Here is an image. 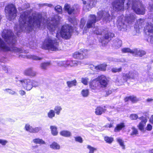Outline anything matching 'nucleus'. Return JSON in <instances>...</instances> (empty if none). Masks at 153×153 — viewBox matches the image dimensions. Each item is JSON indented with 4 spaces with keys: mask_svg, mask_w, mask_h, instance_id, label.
<instances>
[{
    "mask_svg": "<svg viewBox=\"0 0 153 153\" xmlns=\"http://www.w3.org/2000/svg\"><path fill=\"white\" fill-rule=\"evenodd\" d=\"M106 96H108L111 94L112 91L111 90H108L107 91H106Z\"/></svg>",
    "mask_w": 153,
    "mask_h": 153,
    "instance_id": "obj_61",
    "label": "nucleus"
},
{
    "mask_svg": "<svg viewBox=\"0 0 153 153\" xmlns=\"http://www.w3.org/2000/svg\"><path fill=\"white\" fill-rule=\"evenodd\" d=\"M37 74L36 72L34 71L33 68H31L26 69L24 72V74L25 75L32 77L35 76Z\"/></svg>",
    "mask_w": 153,
    "mask_h": 153,
    "instance_id": "obj_15",
    "label": "nucleus"
},
{
    "mask_svg": "<svg viewBox=\"0 0 153 153\" xmlns=\"http://www.w3.org/2000/svg\"><path fill=\"white\" fill-rule=\"evenodd\" d=\"M123 78L124 82H126L128 79H130L128 74H124L123 75Z\"/></svg>",
    "mask_w": 153,
    "mask_h": 153,
    "instance_id": "obj_51",
    "label": "nucleus"
},
{
    "mask_svg": "<svg viewBox=\"0 0 153 153\" xmlns=\"http://www.w3.org/2000/svg\"><path fill=\"white\" fill-rule=\"evenodd\" d=\"M104 140L107 143H111L113 141V138L112 137H104Z\"/></svg>",
    "mask_w": 153,
    "mask_h": 153,
    "instance_id": "obj_45",
    "label": "nucleus"
},
{
    "mask_svg": "<svg viewBox=\"0 0 153 153\" xmlns=\"http://www.w3.org/2000/svg\"><path fill=\"white\" fill-rule=\"evenodd\" d=\"M39 6L40 7H43L44 6H47L48 7H51L53 6V5L51 4H48L46 3H45L42 4H39Z\"/></svg>",
    "mask_w": 153,
    "mask_h": 153,
    "instance_id": "obj_57",
    "label": "nucleus"
},
{
    "mask_svg": "<svg viewBox=\"0 0 153 153\" xmlns=\"http://www.w3.org/2000/svg\"><path fill=\"white\" fill-rule=\"evenodd\" d=\"M117 140L120 144V146H121L122 149H125V146L124 145L123 141L120 138H117Z\"/></svg>",
    "mask_w": 153,
    "mask_h": 153,
    "instance_id": "obj_38",
    "label": "nucleus"
},
{
    "mask_svg": "<svg viewBox=\"0 0 153 153\" xmlns=\"http://www.w3.org/2000/svg\"><path fill=\"white\" fill-rule=\"evenodd\" d=\"M87 148L89 150V153H94V152L97 150L96 148H94L90 145H88Z\"/></svg>",
    "mask_w": 153,
    "mask_h": 153,
    "instance_id": "obj_42",
    "label": "nucleus"
},
{
    "mask_svg": "<svg viewBox=\"0 0 153 153\" xmlns=\"http://www.w3.org/2000/svg\"><path fill=\"white\" fill-rule=\"evenodd\" d=\"M149 122L152 123L153 124V115H152L149 119Z\"/></svg>",
    "mask_w": 153,
    "mask_h": 153,
    "instance_id": "obj_64",
    "label": "nucleus"
},
{
    "mask_svg": "<svg viewBox=\"0 0 153 153\" xmlns=\"http://www.w3.org/2000/svg\"><path fill=\"white\" fill-rule=\"evenodd\" d=\"M101 19H102L104 22L107 23L111 20L112 17L108 12L103 10L99 11L97 12V17L95 15H91L86 26L84 28L83 33H86L88 30V29L92 27L94 25L96 22L100 20Z\"/></svg>",
    "mask_w": 153,
    "mask_h": 153,
    "instance_id": "obj_2",
    "label": "nucleus"
},
{
    "mask_svg": "<svg viewBox=\"0 0 153 153\" xmlns=\"http://www.w3.org/2000/svg\"><path fill=\"white\" fill-rule=\"evenodd\" d=\"M55 10L59 13H62V7L60 5H58L54 7Z\"/></svg>",
    "mask_w": 153,
    "mask_h": 153,
    "instance_id": "obj_43",
    "label": "nucleus"
},
{
    "mask_svg": "<svg viewBox=\"0 0 153 153\" xmlns=\"http://www.w3.org/2000/svg\"><path fill=\"white\" fill-rule=\"evenodd\" d=\"M64 9L65 10L69 15L72 13L77 14L79 12L80 10V7L79 5H74L71 7L70 4L67 3L65 4Z\"/></svg>",
    "mask_w": 153,
    "mask_h": 153,
    "instance_id": "obj_11",
    "label": "nucleus"
},
{
    "mask_svg": "<svg viewBox=\"0 0 153 153\" xmlns=\"http://www.w3.org/2000/svg\"><path fill=\"white\" fill-rule=\"evenodd\" d=\"M50 128L51 131V133L53 135H56L58 134L57 131V128L55 126H51Z\"/></svg>",
    "mask_w": 153,
    "mask_h": 153,
    "instance_id": "obj_36",
    "label": "nucleus"
},
{
    "mask_svg": "<svg viewBox=\"0 0 153 153\" xmlns=\"http://www.w3.org/2000/svg\"><path fill=\"white\" fill-rule=\"evenodd\" d=\"M149 9L151 11H153V4H150L148 7Z\"/></svg>",
    "mask_w": 153,
    "mask_h": 153,
    "instance_id": "obj_63",
    "label": "nucleus"
},
{
    "mask_svg": "<svg viewBox=\"0 0 153 153\" xmlns=\"http://www.w3.org/2000/svg\"><path fill=\"white\" fill-rule=\"evenodd\" d=\"M7 143V141L6 140L0 139V143L3 145H5Z\"/></svg>",
    "mask_w": 153,
    "mask_h": 153,
    "instance_id": "obj_60",
    "label": "nucleus"
},
{
    "mask_svg": "<svg viewBox=\"0 0 153 153\" xmlns=\"http://www.w3.org/2000/svg\"><path fill=\"white\" fill-rule=\"evenodd\" d=\"M122 51L123 53H130L132 54H133V50H131L128 48H123L122 49Z\"/></svg>",
    "mask_w": 153,
    "mask_h": 153,
    "instance_id": "obj_44",
    "label": "nucleus"
},
{
    "mask_svg": "<svg viewBox=\"0 0 153 153\" xmlns=\"http://www.w3.org/2000/svg\"><path fill=\"white\" fill-rule=\"evenodd\" d=\"M130 79H134L136 78L138 76V73L136 71L129 72L128 74Z\"/></svg>",
    "mask_w": 153,
    "mask_h": 153,
    "instance_id": "obj_27",
    "label": "nucleus"
},
{
    "mask_svg": "<svg viewBox=\"0 0 153 153\" xmlns=\"http://www.w3.org/2000/svg\"><path fill=\"white\" fill-rule=\"evenodd\" d=\"M11 51L14 53H23L24 52L21 48H18L14 47L10 48L0 38V51Z\"/></svg>",
    "mask_w": 153,
    "mask_h": 153,
    "instance_id": "obj_10",
    "label": "nucleus"
},
{
    "mask_svg": "<svg viewBox=\"0 0 153 153\" xmlns=\"http://www.w3.org/2000/svg\"><path fill=\"white\" fill-rule=\"evenodd\" d=\"M130 117L131 120H135L137 119L138 116L136 114H132L130 115Z\"/></svg>",
    "mask_w": 153,
    "mask_h": 153,
    "instance_id": "obj_54",
    "label": "nucleus"
},
{
    "mask_svg": "<svg viewBox=\"0 0 153 153\" xmlns=\"http://www.w3.org/2000/svg\"><path fill=\"white\" fill-rule=\"evenodd\" d=\"M89 79L87 77L82 78L81 82L85 85H88Z\"/></svg>",
    "mask_w": 153,
    "mask_h": 153,
    "instance_id": "obj_46",
    "label": "nucleus"
},
{
    "mask_svg": "<svg viewBox=\"0 0 153 153\" xmlns=\"http://www.w3.org/2000/svg\"><path fill=\"white\" fill-rule=\"evenodd\" d=\"M90 87L92 90H98L99 89V85L96 80H94L92 82L90 83Z\"/></svg>",
    "mask_w": 153,
    "mask_h": 153,
    "instance_id": "obj_20",
    "label": "nucleus"
},
{
    "mask_svg": "<svg viewBox=\"0 0 153 153\" xmlns=\"http://www.w3.org/2000/svg\"><path fill=\"white\" fill-rule=\"evenodd\" d=\"M146 53V52L144 50L135 49L133 50V54L135 56L142 57L145 55Z\"/></svg>",
    "mask_w": 153,
    "mask_h": 153,
    "instance_id": "obj_18",
    "label": "nucleus"
},
{
    "mask_svg": "<svg viewBox=\"0 0 153 153\" xmlns=\"http://www.w3.org/2000/svg\"><path fill=\"white\" fill-rule=\"evenodd\" d=\"M97 2V0H91L87 5L84 6V10L86 11H89L92 7L95 5Z\"/></svg>",
    "mask_w": 153,
    "mask_h": 153,
    "instance_id": "obj_16",
    "label": "nucleus"
},
{
    "mask_svg": "<svg viewBox=\"0 0 153 153\" xmlns=\"http://www.w3.org/2000/svg\"><path fill=\"white\" fill-rule=\"evenodd\" d=\"M55 112L54 111L51 109L48 113V116L50 119H52L55 116Z\"/></svg>",
    "mask_w": 153,
    "mask_h": 153,
    "instance_id": "obj_35",
    "label": "nucleus"
},
{
    "mask_svg": "<svg viewBox=\"0 0 153 153\" xmlns=\"http://www.w3.org/2000/svg\"><path fill=\"white\" fill-rule=\"evenodd\" d=\"M26 57L27 58H31L33 60H40L42 59V58H40L38 56L35 55L25 56V55L23 54H20L19 56V57L20 58H25Z\"/></svg>",
    "mask_w": 153,
    "mask_h": 153,
    "instance_id": "obj_22",
    "label": "nucleus"
},
{
    "mask_svg": "<svg viewBox=\"0 0 153 153\" xmlns=\"http://www.w3.org/2000/svg\"><path fill=\"white\" fill-rule=\"evenodd\" d=\"M126 4L128 8L131 7L137 14L141 15L145 14V8L139 0H131Z\"/></svg>",
    "mask_w": 153,
    "mask_h": 153,
    "instance_id": "obj_4",
    "label": "nucleus"
},
{
    "mask_svg": "<svg viewBox=\"0 0 153 153\" xmlns=\"http://www.w3.org/2000/svg\"><path fill=\"white\" fill-rule=\"evenodd\" d=\"M102 32L105 33L104 38L105 39H108L109 40L114 36V34L108 30H104L102 31Z\"/></svg>",
    "mask_w": 153,
    "mask_h": 153,
    "instance_id": "obj_19",
    "label": "nucleus"
},
{
    "mask_svg": "<svg viewBox=\"0 0 153 153\" xmlns=\"http://www.w3.org/2000/svg\"><path fill=\"white\" fill-rule=\"evenodd\" d=\"M77 82L76 79H74L72 81H68L67 82V86L69 88H71L73 86H76Z\"/></svg>",
    "mask_w": 153,
    "mask_h": 153,
    "instance_id": "obj_33",
    "label": "nucleus"
},
{
    "mask_svg": "<svg viewBox=\"0 0 153 153\" xmlns=\"http://www.w3.org/2000/svg\"><path fill=\"white\" fill-rule=\"evenodd\" d=\"M2 36L9 45H12L16 42L15 37L11 30L4 29L2 33Z\"/></svg>",
    "mask_w": 153,
    "mask_h": 153,
    "instance_id": "obj_8",
    "label": "nucleus"
},
{
    "mask_svg": "<svg viewBox=\"0 0 153 153\" xmlns=\"http://www.w3.org/2000/svg\"><path fill=\"white\" fill-rule=\"evenodd\" d=\"M135 19V15L134 13H129V10H127L126 15L125 17V22L122 21H120L119 19L117 24V27L118 29L122 31H126L127 30V25L125 24L126 22L128 23H131L134 22Z\"/></svg>",
    "mask_w": 153,
    "mask_h": 153,
    "instance_id": "obj_6",
    "label": "nucleus"
},
{
    "mask_svg": "<svg viewBox=\"0 0 153 153\" xmlns=\"http://www.w3.org/2000/svg\"><path fill=\"white\" fill-rule=\"evenodd\" d=\"M81 93L83 97H86L89 95V90L88 89H83L82 90Z\"/></svg>",
    "mask_w": 153,
    "mask_h": 153,
    "instance_id": "obj_40",
    "label": "nucleus"
},
{
    "mask_svg": "<svg viewBox=\"0 0 153 153\" xmlns=\"http://www.w3.org/2000/svg\"><path fill=\"white\" fill-rule=\"evenodd\" d=\"M95 70H99L102 71H105L106 70L107 65L105 64H102L98 65L96 66H93Z\"/></svg>",
    "mask_w": 153,
    "mask_h": 153,
    "instance_id": "obj_24",
    "label": "nucleus"
},
{
    "mask_svg": "<svg viewBox=\"0 0 153 153\" xmlns=\"http://www.w3.org/2000/svg\"><path fill=\"white\" fill-rule=\"evenodd\" d=\"M73 31V29L71 26L65 25L62 26L60 30L57 31L56 37L59 39L61 37L66 39H69L71 37Z\"/></svg>",
    "mask_w": 153,
    "mask_h": 153,
    "instance_id": "obj_3",
    "label": "nucleus"
},
{
    "mask_svg": "<svg viewBox=\"0 0 153 153\" xmlns=\"http://www.w3.org/2000/svg\"><path fill=\"white\" fill-rule=\"evenodd\" d=\"M85 24V20L83 19H82L81 20L79 27L80 28L82 29Z\"/></svg>",
    "mask_w": 153,
    "mask_h": 153,
    "instance_id": "obj_53",
    "label": "nucleus"
},
{
    "mask_svg": "<svg viewBox=\"0 0 153 153\" xmlns=\"http://www.w3.org/2000/svg\"><path fill=\"white\" fill-rule=\"evenodd\" d=\"M59 43L57 40L48 37L45 40L42 47L45 49L56 51L59 50Z\"/></svg>",
    "mask_w": 153,
    "mask_h": 153,
    "instance_id": "obj_5",
    "label": "nucleus"
},
{
    "mask_svg": "<svg viewBox=\"0 0 153 153\" xmlns=\"http://www.w3.org/2000/svg\"><path fill=\"white\" fill-rule=\"evenodd\" d=\"M57 64L58 65L60 66H63L65 67H67L69 66L68 60L60 61L58 62Z\"/></svg>",
    "mask_w": 153,
    "mask_h": 153,
    "instance_id": "obj_29",
    "label": "nucleus"
},
{
    "mask_svg": "<svg viewBox=\"0 0 153 153\" xmlns=\"http://www.w3.org/2000/svg\"><path fill=\"white\" fill-rule=\"evenodd\" d=\"M122 45V42L118 39H115L114 41V45L116 46V48L121 47Z\"/></svg>",
    "mask_w": 153,
    "mask_h": 153,
    "instance_id": "obj_28",
    "label": "nucleus"
},
{
    "mask_svg": "<svg viewBox=\"0 0 153 153\" xmlns=\"http://www.w3.org/2000/svg\"><path fill=\"white\" fill-rule=\"evenodd\" d=\"M51 148L53 149L59 150L60 149V146L57 143L55 142H53L50 145Z\"/></svg>",
    "mask_w": 153,
    "mask_h": 153,
    "instance_id": "obj_30",
    "label": "nucleus"
},
{
    "mask_svg": "<svg viewBox=\"0 0 153 153\" xmlns=\"http://www.w3.org/2000/svg\"><path fill=\"white\" fill-rule=\"evenodd\" d=\"M50 65V62H42L41 63L40 65V68L43 70H47L48 66Z\"/></svg>",
    "mask_w": 153,
    "mask_h": 153,
    "instance_id": "obj_26",
    "label": "nucleus"
},
{
    "mask_svg": "<svg viewBox=\"0 0 153 153\" xmlns=\"http://www.w3.org/2000/svg\"><path fill=\"white\" fill-rule=\"evenodd\" d=\"M148 36V41H149L151 43H153V34H151Z\"/></svg>",
    "mask_w": 153,
    "mask_h": 153,
    "instance_id": "obj_58",
    "label": "nucleus"
},
{
    "mask_svg": "<svg viewBox=\"0 0 153 153\" xmlns=\"http://www.w3.org/2000/svg\"><path fill=\"white\" fill-rule=\"evenodd\" d=\"M4 90L11 95H13L16 94L15 91L10 89H5Z\"/></svg>",
    "mask_w": 153,
    "mask_h": 153,
    "instance_id": "obj_49",
    "label": "nucleus"
},
{
    "mask_svg": "<svg viewBox=\"0 0 153 153\" xmlns=\"http://www.w3.org/2000/svg\"><path fill=\"white\" fill-rule=\"evenodd\" d=\"M19 93L21 95L23 96V95H25V94L26 92L24 91L21 90V91H19Z\"/></svg>",
    "mask_w": 153,
    "mask_h": 153,
    "instance_id": "obj_62",
    "label": "nucleus"
},
{
    "mask_svg": "<svg viewBox=\"0 0 153 153\" xmlns=\"http://www.w3.org/2000/svg\"><path fill=\"white\" fill-rule=\"evenodd\" d=\"M86 50H83L82 53L76 52H75L73 55V57L75 59H82L84 58L85 55V52H87Z\"/></svg>",
    "mask_w": 153,
    "mask_h": 153,
    "instance_id": "obj_17",
    "label": "nucleus"
},
{
    "mask_svg": "<svg viewBox=\"0 0 153 153\" xmlns=\"http://www.w3.org/2000/svg\"><path fill=\"white\" fill-rule=\"evenodd\" d=\"M33 142L36 144H46L45 141L42 139L39 138H36L33 139Z\"/></svg>",
    "mask_w": 153,
    "mask_h": 153,
    "instance_id": "obj_32",
    "label": "nucleus"
},
{
    "mask_svg": "<svg viewBox=\"0 0 153 153\" xmlns=\"http://www.w3.org/2000/svg\"><path fill=\"white\" fill-rule=\"evenodd\" d=\"M15 81L16 85L19 87H23L27 91H30L32 88L31 79H19L16 78Z\"/></svg>",
    "mask_w": 153,
    "mask_h": 153,
    "instance_id": "obj_9",
    "label": "nucleus"
},
{
    "mask_svg": "<svg viewBox=\"0 0 153 153\" xmlns=\"http://www.w3.org/2000/svg\"><path fill=\"white\" fill-rule=\"evenodd\" d=\"M60 134L61 135L65 137H70L71 135V132L67 131H62L60 132Z\"/></svg>",
    "mask_w": 153,
    "mask_h": 153,
    "instance_id": "obj_31",
    "label": "nucleus"
},
{
    "mask_svg": "<svg viewBox=\"0 0 153 153\" xmlns=\"http://www.w3.org/2000/svg\"><path fill=\"white\" fill-rule=\"evenodd\" d=\"M131 129L132 131L130 133V135L132 136H137L138 134V131L137 129L135 127H132Z\"/></svg>",
    "mask_w": 153,
    "mask_h": 153,
    "instance_id": "obj_34",
    "label": "nucleus"
},
{
    "mask_svg": "<svg viewBox=\"0 0 153 153\" xmlns=\"http://www.w3.org/2000/svg\"><path fill=\"white\" fill-rule=\"evenodd\" d=\"M152 126L150 124H148L147 125L146 129L147 130L150 131L152 130Z\"/></svg>",
    "mask_w": 153,
    "mask_h": 153,
    "instance_id": "obj_59",
    "label": "nucleus"
},
{
    "mask_svg": "<svg viewBox=\"0 0 153 153\" xmlns=\"http://www.w3.org/2000/svg\"><path fill=\"white\" fill-rule=\"evenodd\" d=\"M5 12L7 18L10 21L14 19L17 16V11L15 6L13 4H10L5 8Z\"/></svg>",
    "mask_w": 153,
    "mask_h": 153,
    "instance_id": "obj_7",
    "label": "nucleus"
},
{
    "mask_svg": "<svg viewBox=\"0 0 153 153\" xmlns=\"http://www.w3.org/2000/svg\"><path fill=\"white\" fill-rule=\"evenodd\" d=\"M106 111L105 109L100 107H97L96 109L95 113L97 115H101Z\"/></svg>",
    "mask_w": 153,
    "mask_h": 153,
    "instance_id": "obj_23",
    "label": "nucleus"
},
{
    "mask_svg": "<svg viewBox=\"0 0 153 153\" xmlns=\"http://www.w3.org/2000/svg\"><path fill=\"white\" fill-rule=\"evenodd\" d=\"M130 100L132 102L135 103L137 102L139 100L136 97L132 96H130Z\"/></svg>",
    "mask_w": 153,
    "mask_h": 153,
    "instance_id": "obj_47",
    "label": "nucleus"
},
{
    "mask_svg": "<svg viewBox=\"0 0 153 153\" xmlns=\"http://www.w3.org/2000/svg\"><path fill=\"white\" fill-rule=\"evenodd\" d=\"M31 84L32 85V88L33 87H36L40 85L39 82L38 81L31 80Z\"/></svg>",
    "mask_w": 153,
    "mask_h": 153,
    "instance_id": "obj_41",
    "label": "nucleus"
},
{
    "mask_svg": "<svg viewBox=\"0 0 153 153\" xmlns=\"http://www.w3.org/2000/svg\"><path fill=\"white\" fill-rule=\"evenodd\" d=\"M125 126V124L124 123H120L117 124L114 129V131L115 132H119Z\"/></svg>",
    "mask_w": 153,
    "mask_h": 153,
    "instance_id": "obj_25",
    "label": "nucleus"
},
{
    "mask_svg": "<svg viewBox=\"0 0 153 153\" xmlns=\"http://www.w3.org/2000/svg\"><path fill=\"white\" fill-rule=\"evenodd\" d=\"M25 128L26 131L31 133L30 131H32L33 128L31 126H30L29 124H27L26 125Z\"/></svg>",
    "mask_w": 153,
    "mask_h": 153,
    "instance_id": "obj_52",
    "label": "nucleus"
},
{
    "mask_svg": "<svg viewBox=\"0 0 153 153\" xmlns=\"http://www.w3.org/2000/svg\"><path fill=\"white\" fill-rule=\"evenodd\" d=\"M144 31L148 35L153 34V24L147 23L144 27Z\"/></svg>",
    "mask_w": 153,
    "mask_h": 153,
    "instance_id": "obj_13",
    "label": "nucleus"
},
{
    "mask_svg": "<svg viewBox=\"0 0 153 153\" xmlns=\"http://www.w3.org/2000/svg\"><path fill=\"white\" fill-rule=\"evenodd\" d=\"M96 80L99 84V87L102 88L106 87L109 82V80L105 76L103 75L98 76L96 78Z\"/></svg>",
    "mask_w": 153,
    "mask_h": 153,
    "instance_id": "obj_12",
    "label": "nucleus"
},
{
    "mask_svg": "<svg viewBox=\"0 0 153 153\" xmlns=\"http://www.w3.org/2000/svg\"><path fill=\"white\" fill-rule=\"evenodd\" d=\"M32 131H31V133H36L41 130V127H37L34 128H32Z\"/></svg>",
    "mask_w": 153,
    "mask_h": 153,
    "instance_id": "obj_48",
    "label": "nucleus"
},
{
    "mask_svg": "<svg viewBox=\"0 0 153 153\" xmlns=\"http://www.w3.org/2000/svg\"><path fill=\"white\" fill-rule=\"evenodd\" d=\"M69 66L71 67L79 66L81 65L82 63L80 61L77 60H68Z\"/></svg>",
    "mask_w": 153,
    "mask_h": 153,
    "instance_id": "obj_21",
    "label": "nucleus"
},
{
    "mask_svg": "<svg viewBox=\"0 0 153 153\" xmlns=\"http://www.w3.org/2000/svg\"><path fill=\"white\" fill-rule=\"evenodd\" d=\"M55 113L57 115L59 114L61 111L62 110V108L60 106H56L54 108Z\"/></svg>",
    "mask_w": 153,
    "mask_h": 153,
    "instance_id": "obj_39",
    "label": "nucleus"
},
{
    "mask_svg": "<svg viewBox=\"0 0 153 153\" xmlns=\"http://www.w3.org/2000/svg\"><path fill=\"white\" fill-rule=\"evenodd\" d=\"M93 31L94 33L97 35H100L103 33L102 31V32L101 30L97 27H94L93 28Z\"/></svg>",
    "mask_w": 153,
    "mask_h": 153,
    "instance_id": "obj_37",
    "label": "nucleus"
},
{
    "mask_svg": "<svg viewBox=\"0 0 153 153\" xmlns=\"http://www.w3.org/2000/svg\"><path fill=\"white\" fill-rule=\"evenodd\" d=\"M121 68H114L111 69V71L113 73H116L117 72H119L121 71Z\"/></svg>",
    "mask_w": 153,
    "mask_h": 153,
    "instance_id": "obj_55",
    "label": "nucleus"
},
{
    "mask_svg": "<svg viewBox=\"0 0 153 153\" xmlns=\"http://www.w3.org/2000/svg\"><path fill=\"white\" fill-rule=\"evenodd\" d=\"M70 21L71 22L73 23L74 25H77V20L75 18H73L72 19H71Z\"/></svg>",
    "mask_w": 153,
    "mask_h": 153,
    "instance_id": "obj_56",
    "label": "nucleus"
},
{
    "mask_svg": "<svg viewBox=\"0 0 153 153\" xmlns=\"http://www.w3.org/2000/svg\"><path fill=\"white\" fill-rule=\"evenodd\" d=\"M75 140L79 143H82L83 142L82 138L80 136H77L74 137Z\"/></svg>",
    "mask_w": 153,
    "mask_h": 153,
    "instance_id": "obj_50",
    "label": "nucleus"
},
{
    "mask_svg": "<svg viewBox=\"0 0 153 153\" xmlns=\"http://www.w3.org/2000/svg\"><path fill=\"white\" fill-rule=\"evenodd\" d=\"M61 19L60 16L56 15L51 20L50 18L45 19L40 13L34 12L30 16V12L26 11L21 15L19 25H15L14 29L18 33L21 31H30L34 28H42L47 25L48 29L52 32L58 27Z\"/></svg>",
    "mask_w": 153,
    "mask_h": 153,
    "instance_id": "obj_1",
    "label": "nucleus"
},
{
    "mask_svg": "<svg viewBox=\"0 0 153 153\" xmlns=\"http://www.w3.org/2000/svg\"><path fill=\"white\" fill-rule=\"evenodd\" d=\"M139 119L141 121L137 126V127L140 131H144V127L147 122V119L146 117L143 116L139 117Z\"/></svg>",
    "mask_w": 153,
    "mask_h": 153,
    "instance_id": "obj_14",
    "label": "nucleus"
}]
</instances>
